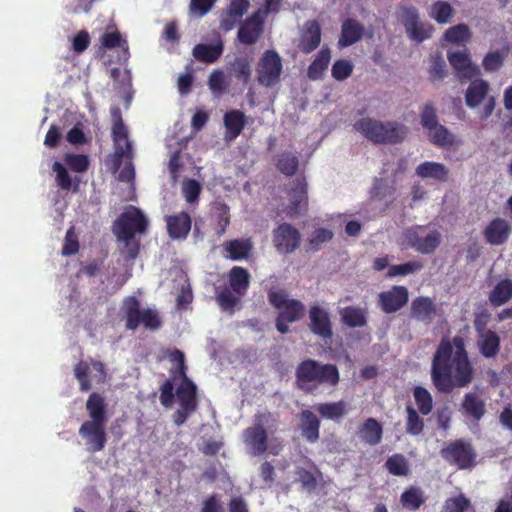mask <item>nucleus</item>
I'll list each match as a JSON object with an SVG mask.
<instances>
[{"mask_svg":"<svg viewBox=\"0 0 512 512\" xmlns=\"http://www.w3.org/2000/svg\"><path fill=\"white\" fill-rule=\"evenodd\" d=\"M431 379L437 390L443 393H451L454 388L467 387L472 383L474 368L463 336L441 339L433 355Z\"/></svg>","mask_w":512,"mask_h":512,"instance_id":"nucleus-1","label":"nucleus"},{"mask_svg":"<svg viewBox=\"0 0 512 512\" xmlns=\"http://www.w3.org/2000/svg\"><path fill=\"white\" fill-rule=\"evenodd\" d=\"M295 375L298 387L306 391L312 390L311 384L314 387L318 385L334 387L340 381V374L336 365L323 364L314 359L301 361L296 368Z\"/></svg>","mask_w":512,"mask_h":512,"instance_id":"nucleus-2","label":"nucleus"},{"mask_svg":"<svg viewBox=\"0 0 512 512\" xmlns=\"http://www.w3.org/2000/svg\"><path fill=\"white\" fill-rule=\"evenodd\" d=\"M278 426V415L268 410L254 415L253 423L242 432V440L252 456L263 455L268 449V431Z\"/></svg>","mask_w":512,"mask_h":512,"instance_id":"nucleus-3","label":"nucleus"},{"mask_svg":"<svg viewBox=\"0 0 512 512\" xmlns=\"http://www.w3.org/2000/svg\"><path fill=\"white\" fill-rule=\"evenodd\" d=\"M356 131L376 144H396L402 142L408 133V128L397 121L382 122L373 118H361L354 124Z\"/></svg>","mask_w":512,"mask_h":512,"instance_id":"nucleus-4","label":"nucleus"},{"mask_svg":"<svg viewBox=\"0 0 512 512\" xmlns=\"http://www.w3.org/2000/svg\"><path fill=\"white\" fill-rule=\"evenodd\" d=\"M226 279L227 285L218 291L216 301L223 311L233 313L248 292L251 275L246 268L233 266L228 271Z\"/></svg>","mask_w":512,"mask_h":512,"instance_id":"nucleus-5","label":"nucleus"},{"mask_svg":"<svg viewBox=\"0 0 512 512\" xmlns=\"http://www.w3.org/2000/svg\"><path fill=\"white\" fill-rule=\"evenodd\" d=\"M122 310L128 330L134 331L142 324L145 329L155 331L162 325L159 312L152 308L141 309V303L135 296L124 298Z\"/></svg>","mask_w":512,"mask_h":512,"instance_id":"nucleus-6","label":"nucleus"},{"mask_svg":"<svg viewBox=\"0 0 512 512\" xmlns=\"http://www.w3.org/2000/svg\"><path fill=\"white\" fill-rule=\"evenodd\" d=\"M148 224V219L139 208L129 206L115 220L113 233L117 240H129L136 233L144 234L148 229Z\"/></svg>","mask_w":512,"mask_h":512,"instance_id":"nucleus-7","label":"nucleus"},{"mask_svg":"<svg viewBox=\"0 0 512 512\" xmlns=\"http://www.w3.org/2000/svg\"><path fill=\"white\" fill-rule=\"evenodd\" d=\"M441 241L442 236L439 231H427L422 226L411 227L403 232V245L425 255L433 254Z\"/></svg>","mask_w":512,"mask_h":512,"instance_id":"nucleus-8","label":"nucleus"},{"mask_svg":"<svg viewBox=\"0 0 512 512\" xmlns=\"http://www.w3.org/2000/svg\"><path fill=\"white\" fill-rule=\"evenodd\" d=\"M441 457L460 470L471 469L476 465L477 453L472 444L464 439L450 442L441 449Z\"/></svg>","mask_w":512,"mask_h":512,"instance_id":"nucleus-9","label":"nucleus"},{"mask_svg":"<svg viewBox=\"0 0 512 512\" xmlns=\"http://www.w3.org/2000/svg\"><path fill=\"white\" fill-rule=\"evenodd\" d=\"M74 376L79 382L80 391L87 392L91 390L93 382L97 385L106 382L107 371L103 362L89 358L74 366Z\"/></svg>","mask_w":512,"mask_h":512,"instance_id":"nucleus-10","label":"nucleus"},{"mask_svg":"<svg viewBox=\"0 0 512 512\" xmlns=\"http://www.w3.org/2000/svg\"><path fill=\"white\" fill-rule=\"evenodd\" d=\"M258 82L266 87L275 85L282 73V60L275 50L265 51L258 62Z\"/></svg>","mask_w":512,"mask_h":512,"instance_id":"nucleus-11","label":"nucleus"},{"mask_svg":"<svg viewBox=\"0 0 512 512\" xmlns=\"http://www.w3.org/2000/svg\"><path fill=\"white\" fill-rule=\"evenodd\" d=\"M273 245L280 254H291L301 244V234L289 223H281L272 232Z\"/></svg>","mask_w":512,"mask_h":512,"instance_id":"nucleus-12","label":"nucleus"},{"mask_svg":"<svg viewBox=\"0 0 512 512\" xmlns=\"http://www.w3.org/2000/svg\"><path fill=\"white\" fill-rule=\"evenodd\" d=\"M408 300L409 291L407 287L394 285L389 290L378 294L377 304L384 313L392 314L406 306Z\"/></svg>","mask_w":512,"mask_h":512,"instance_id":"nucleus-13","label":"nucleus"},{"mask_svg":"<svg viewBox=\"0 0 512 512\" xmlns=\"http://www.w3.org/2000/svg\"><path fill=\"white\" fill-rule=\"evenodd\" d=\"M265 19L262 12H253L240 25L237 33L238 41L247 46L255 44L264 32Z\"/></svg>","mask_w":512,"mask_h":512,"instance_id":"nucleus-14","label":"nucleus"},{"mask_svg":"<svg viewBox=\"0 0 512 512\" xmlns=\"http://www.w3.org/2000/svg\"><path fill=\"white\" fill-rule=\"evenodd\" d=\"M105 424L100 422H83L79 428V435L85 439L87 450L90 453L100 452L107 442Z\"/></svg>","mask_w":512,"mask_h":512,"instance_id":"nucleus-15","label":"nucleus"},{"mask_svg":"<svg viewBox=\"0 0 512 512\" xmlns=\"http://www.w3.org/2000/svg\"><path fill=\"white\" fill-rule=\"evenodd\" d=\"M511 233L512 228L508 220L496 217L483 229L482 236L487 244L501 246L509 240Z\"/></svg>","mask_w":512,"mask_h":512,"instance_id":"nucleus-16","label":"nucleus"},{"mask_svg":"<svg viewBox=\"0 0 512 512\" xmlns=\"http://www.w3.org/2000/svg\"><path fill=\"white\" fill-rule=\"evenodd\" d=\"M309 320V328L314 335L324 340L332 338L333 329L330 314L325 308L312 305L309 309Z\"/></svg>","mask_w":512,"mask_h":512,"instance_id":"nucleus-17","label":"nucleus"},{"mask_svg":"<svg viewBox=\"0 0 512 512\" xmlns=\"http://www.w3.org/2000/svg\"><path fill=\"white\" fill-rule=\"evenodd\" d=\"M165 221L168 235L174 240H185L191 231L192 219L185 211L166 216Z\"/></svg>","mask_w":512,"mask_h":512,"instance_id":"nucleus-18","label":"nucleus"},{"mask_svg":"<svg viewBox=\"0 0 512 512\" xmlns=\"http://www.w3.org/2000/svg\"><path fill=\"white\" fill-rule=\"evenodd\" d=\"M411 317L424 324H430L436 315V304L430 297L418 296L411 303Z\"/></svg>","mask_w":512,"mask_h":512,"instance_id":"nucleus-19","label":"nucleus"},{"mask_svg":"<svg viewBox=\"0 0 512 512\" xmlns=\"http://www.w3.org/2000/svg\"><path fill=\"white\" fill-rule=\"evenodd\" d=\"M321 43V27L318 21L309 20L305 23L300 37L299 48L304 54L313 52Z\"/></svg>","mask_w":512,"mask_h":512,"instance_id":"nucleus-20","label":"nucleus"},{"mask_svg":"<svg viewBox=\"0 0 512 512\" xmlns=\"http://www.w3.org/2000/svg\"><path fill=\"white\" fill-rule=\"evenodd\" d=\"M415 172L422 179H432L439 183L449 180V169L439 162L425 161L416 167Z\"/></svg>","mask_w":512,"mask_h":512,"instance_id":"nucleus-21","label":"nucleus"},{"mask_svg":"<svg viewBox=\"0 0 512 512\" xmlns=\"http://www.w3.org/2000/svg\"><path fill=\"white\" fill-rule=\"evenodd\" d=\"M363 34L364 26L356 19L347 18L342 23L338 45L340 47L351 46L361 40Z\"/></svg>","mask_w":512,"mask_h":512,"instance_id":"nucleus-22","label":"nucleus"},{"mask_svg":"<svg viewBox=\"0 0 512 512\" xmlns=\"http://www.w3.org/2000/svg\"><path fill=\"white\" fill-rule=\"evenodd\" d=\"M253 243L251 239H233L224 242L225 257L233 261L246 260L251 256Z\"/></svg>","mask_w":512,"mask_h":512,"instance_id":"nucleus-23","label":"nucleus"},{"mask_svg":"<svg viewBox=\"0 0 512 512\" xmlns=\"http://www.w3.org/2000/svg\"><path fill=\"white\" fill-rule=\"evenodd\" d=\"M300 429L302 436L310 443H315L320 437V420L310 410H302L300 415Z\"/></svg>","mask_w":512,"mask_h":512,"instance_id":"nucleus-24","label":"nucleus"},{"mask_svg":"<svg viewBox=\"0 0 512 512\" xmlns=\"http://www.w3.org/2000/svg\"><path fill=\"white\" fill-rule=\"evenodd\" d=\"M182 382L176 389V396L181 407L197 409V387L187 376L180 377Z\"/></svg>","mask_w":512,"mask_h":512,"instance_id":"nucleus-25","label":"nucleus"},{"mask_svg":"<svg viewBox=\"0 0 512 512\" xmlns=\"http://www.w3.org/2000/svg\"><path fill=\"white\" fill-rule=\"evenodd\" d=\"M290 204L287 213L296 216L300 213L302 206L307 205V184L304 179H297L288 193Z\"/></svg>","mask_w":512,"mask_h":512,"instance_id":"nucleus-26","label":"nucleus"},{"mask_svg":"<svg viewBox=\"0 0 512 512\" xmlns=\"http://www.w3.org/2000/svg\"><path fill=\"white\" fill-rule=\"evenodd\" d=\"M250 7L249 0H231L226 9V18L221 21V28L229 31L239 22Z\"/></svg>","mask_w":512,"mask_h":512,"instance_id":"nucleus-27","label":"nucleus"},{"mask_svg":"<svg viewBox=\"0 0 512 512\" xmlns=\"http://www.w3.org/2000/svg\"><path fill=\"white\" fill-rule=\"evenodd\" d=\"M86 410L90 417V420L86 422H107L106 402L101 394L93 392L89 395L86 401Z\"/></svg>","mask_w":512,"mask_h":512,"instance_id":"nucleus-28","label":"nucleus"},{"mask_svg":"<svg viewBox=\"0 0 512 512\" xmlns=\"http://www.w3.org/2000/svg\"><path fill=\"white\" fill-rule=\"evenodd\" d=\"M461 407L464 414L475 421H479L486 412L485 401L474 392L464 395Z\"/></svg>","mask_w":512,"mask_h":512,"instance_id":"nucleus-29","label":"nucleus"},{"mask_svg":"<svg viewBox=\"0 0 512 512\" xmlns=\"http://www.w3.org/2000/svg\"><path fill=\"white\" fill-rule=\"evenodd\" d=\"M358 434L363 442L375 446L382 440L383 428L375 418H368L359 427Z\"/></svg>","mask_w":512,"mask_h":512,"instance_id":"nucleus-30","label":"nucleus"},{"mask_svg":"<svg viewBox=\"0 0 512 512\" xmlns=\"http://www.w3.org/2000/svg\"><path fill=\"white\" fill-rule=\"evenodd\" d=\"M246 116L240 110H230L224 115V125L227 130V138L235 139L243 131L246 126Z\"/></svg>","mask_w":512,"mask_h":512,"instance_id":"nucleus-31","label":"nucleus"},{"mask_svg":"<svg viewBox=\"0 0 512 512\" xmlns=\"http://www.w3.org/2000/svg\"><path fill=\"white\" fill-rule=\"evenodd\" d=\"M426 502V496L421 487L411 485L407 487L400 496V503L403 508L416 511Z\"/></svg>","mask_w":512,"mask_h":512,"instance_id":"nucleus-32","label":"nucleus"},{"mask_svg":"<svg viewBox=\"0 0 512 512\" xmlns=\"http://www.w3.org/2000/svg\"><path fill=\"white\" fill-rule=\"evenodd\" d=\"M489 91V84L487 81L477 79L472 81L465 94V101L468 107L476 108L483 100L486 99Z\"/></svg>","mask_w":512,"mask_h":512,"instance_id":"nucleus-33","label":"nucleus"},{"mask_svg":"<svg viewBox=\"0 0 512 512\" xmlns=\"http://www.w3.org/2000/svg\"><path fill=\"white\" fill-rule=\"evenodd\" d=\"M448 61L450 65L459 73L462 77H471L475 72L476 68L473 67L470 55L467 50L448 52Z\"/></svg>","mask_w":512,"mask_h":512,"instance_id":"nucleus-34","label":"nucleus"},{"mask_svg":"<svg viewBox=\"0 0 512 512\" xmlns=\"http://www.w3.org/2000/svg\"><path fill=\"white\" fill-rule=\"evenodd\" d=\"M477 345L483 357L493 358L500 351V337L495 331L488 330L487 333L479 335Z\"/></svg>","mask_w":512,"mask_h":512,"instance_id":"nucleus-35","label":"nucleus"},{"mask_svg":"<svg viewBox=\"0 0 512 512\" xmlns=\"http://www.w3.org/2000/svg\"><path fill=\"white\" fill-rule=\"evenodd\" d=\"M331 60V51L323 47L307 69V76L311 80H319L323 77Z\"/></svg>","mask_w":512,"mask_h":512,"instance_id":"nucleus-36","label":"nucleus"},{"mask_svg":"<svg viewBox=\"0 0 512 512\" xmlns=\"http://www.w3.org/2000/svg\"><path fill=\"white\" fill-rule=\"evenodd\" d=\"M223 53V43L218 41L216 44H197L193 48V56L201 62L213 63L219 59Z\"/></svg>","mask_w":512,"mask_h":512,"instance_id":"nucleus-37","label":"nucleus"},{"mask_svg":"<svg viewBox=\"0 0 512 512\" xmlns=\"http://www.w3.org/2000/svg\"><path fill=\"white\" fill-rule=\"evenodd\" d=\"M488 298L494 307L507 303L512 298V280L506 278L499 281L490 291Z\"/></svg>","mask_w":512,"mask_h":512,"instance_id":"nucleus-38","label":"nucleus"},{"mask_svg":"<svg viewBox=\"0 0 512 512\" xmlns=\"http://www.w3.org/2000/svg\"><path fill=\"white\" fill-rule=\"evenodd\" d=\"M341 321L350 328L363 327L367 324L366 311L356 306H347L340 311Z\"/></svg>","mask_w":512,"mask_h":512,"instance_id":"nucleus-39","label":"nucleus"},{"mask_svg":"<svg viewBox=\"0 0 512 512\" xmlns=\"http://www.w3.org/2000/svg\"><path fill=\"white\" fill-rule=\"evenodd\" d=\"M117 118L114 120L112 126V138L114 142V148L116 147H124L127 150H132L131 142L128 139V131L126 126L123 123L122 117L120 115V111L118 108L115 109V113Z\"/></svg>","mask_w":512,"mask_h":512,"instance_id":"nucleus-40","label":"nucleus"},{"mask_svg":"<svg viewBox=\"0 0 512 512\" xmlns=\"http://www.w3.org/2000/svg\"><path fill=\"white\" fill-rule=\"evenodd\" d=\"M324 419L339 420L346 414V403L343 400L331 403H320L315 406Z\"/></svg>","mask_w":512,"mask_h":512,"instance_id":"nucleus-41","label":"nucleus"},{"mask_svg":"<svg viewBox=\"0 0 512 512\" xmlns=\"http://www.w3.org/2000/svg\"><path fill=\"white\" fill-rule=\"evenodd\" d=\"M455 11L453 7L446 1H435L430 8L429 16L439 24L450 22L454 16Z\"/></svg>","mask_w":512,"mask_h":512,"instance_id":"nucleus-42","label":"nucleus"},{"mask_svg":"<svg viewBox=\"0 0 512 512\" xmlns=\"http://www.w3.org/2000/svg\"><path fill=\"white\" fill-rule=\"evenodd\" d=\"M276 168L286 176H293L299 166L298 157L291 152H282L277 156Z\"/></svg>","mask_w":512,"mask_h":512,"instance_id":"nucleus-43","label":"nucleus"},{"mask_svg":"<svg viewBox=\"0 0 512 512\" xmlns=\"http://www.w3.org/2000/svg\"><path fill=\"white\" fill-rule=\"evenodd\" d=\"M471 38L469 27L464 24H457L448 28L444 33V39L453 44H464Z\"/></svg>","mask_w":512,"mask_h":512,"instance_id":"nucleus-44","label":"nucleus"},{"mask_svg":"<svg viewBox=\"0 0 512 512\" xmlns=\"http://www.w3.org/2000/svg\"><path fill=\"white\" fill-rule=\"evenodd\" d=\"M430 141L439 147H452L455 144V137L448 129L439 124L432 131H429Z\"/></svg>","mask_w":512,"mask_h":512,"instance_id":"nucleus-45","label":"nucleus"},{"mask_svg":"<svg viewBox=\"0 0 512 512\" xmlns=\"http://www.w3.org/2000/svg\"><path fill=\"white\" fill-rule=\"evenodd\" d=\"M406 433L411 436H418L424 430V420L420 417L419 413L411 406H406Z\"/></svg>","mask_w":512,"mask_h":512,"instance_id":"nucleus-46","label":"nucleus"},{"mask_svg":"<svg viewBox=\"0 0 512 512\" xmlns=\"http://www.w3.org/2000/svg\"><path fill=\"white\" fill-rule=\"evenodd\" d=\"M385 467L394 476H407L410 472L407 459L399 453L390 456L386 460Z\"/></svg>","mask_w":512,"mask_h":512,"instance_id":"nucleus-47","label":"nucleus"},{"mask_svg":"<svg viewBox=\"0 0 512 512\" xmlns=\"http://www.w3.org/2000/svg\"><path fill=\"white\" fill-rule=\"evenodd\" d=\"M100 42L105 49H114L116 47L122 48L125 54L129 55V45L126 39H124L119 31L105 32Z\"/></svg>","mask_w":512,"mask_h":512,"instance_id":"nucleus-48","label":"nucleus"},{"mask_svg":"<svg viewBox=\"0 0 512 512\" xmlns=\"http://www.w3.org/2000/svg\"><path fill=\"white\" fill-rule=\"evenodd\" d=\"M413 395L419 412L424 416L430 414L433 409V399L430 392L422 386H416Z\"/></svg>","mask_w":512,"mask_h":512,"instance_id":"nucleus-49","label":"nucleus"},{"mask_svg":"<svg viewBox=\"0 0 512 512\" xmlns=\"http://www.w3.org/2000/svg\"><path fill=\"white\" fill-rule=\"evenodd\" d=\"M507 53L508 47L504 48L502 51L487 53L482 61L483 69L490 73L498 71L503 66Z\"/></svg>","mask_w":512,"mask_h":512,"instance_id":"nucleus-50","label":"nucleus"},{"mask_svg":"<svg viewBox=\"0 0 512 512\" xmlns=\"http://www.w3.org/2000/svg\"><path fill=\"white\" fill-rule=\"evenodd\" d=\"M471 506L470 500L462 493L447 498L441 512H466Z\"/></svg>","mask_w":512,"mask_h":512,"instance_id":"nucleus-51","label":"nucleus"},{"mask_svg":"<svg viewBox=\"0 0 512 512\" xmlns=\"http://www.w3.org/2000/svg\"><path fill=\"white\" fill-rule=\"evenodd\" d=\"M423 268L420 261H409L403 264L391 265L387 272V277L405 276L415 273Z\"/></svg>","mask_w":512,"mask_h":512,"instance_id":"nucleus-52","label":"nucleus"},{"mask_svg":"<svg viewBox=\"0 0 512 512\" xmlns=\"http://www.w3.org/2000/svg\"><path fill=\"white\" fill-rule=\"evenodd\" d=\"M303 313L304 305L302 302L296 299H290L279 315L285 318L286 321L295 322L302 317Z\"/></svg>","mask_w":512,"mask_h":512,"instance_id":"nucleus-53","label":"nucleus"},{"mask_svg":"<svg viewBox=\"0 0 512 512\" xmlns=\"http://www.w3.org/2000/svg\"><path fill=\"white\" fill-rule=\"evenodd\" d=\"M354 66L351 61L345 59L336 60L331 68V75L337 81H344L353 73Z\"/></svg>","mask_w":512,"mask_h":512,"instance_id":"nucleus-54","label":"nucleus"},{"mask_svg":"<svg viewBox=\"0 0 512 512\" xmlns=\"http://www.w3.org/2000/svg\"><path fill=\"white\" fill-rule=\"evenodd\" d=\"M169 360L170 362L177 365L176 368H172L170 370V373L174 380H176L178 377H185L187 376L186 370L187 366L185 364V355L184 353L179 349H174L169 353Z\"/></svg>","mask_w":512,"mask_h":512,"instance_id":"nucleus-55","label":"nucleus"},{"mask_svg":"<svg viewBox=\"0 0 512 512\" xmlns=\"http://www.w3.org/2000/svg\"><path fill=\"white\" fill-rule=\"evenodd\" d=\"M201 193V186L195 179H187L182 184V194L189 204H197Z\"/></svg>","mask_w":512,"mask_h":512,"instance_id":"nucleus-56","label":"nucleus"},{"mask_svg":"<svg viewBox=\"0 0 512 512\" xmlns=\"http://www.w3.org/2000/svg\"><path fill=\"white\" fill-rule=\"evenodd\" d=\"M406 31L411 39L417 42H422L431 37L433 27L428 23L419 21L416 23V25H412L406 29Z\"/></svg>","mask_w":512,"mask_h":512,"instance_id":"nucleus-57","label":"nucleus"},{"mask_svg":"<svg viewBox=\"0 0 512 512\" xmlns=\"http://www.w3.org/2000/svg\"><path fill=\"white\" fill-rule=\"evenodd\" d=\"M52 170L56 173L58 186L63 190H70L72 188V179L64 165L55 161L52 165Z\"/></svg>","mask_w":512,"mask_h":512,"instance_id":"nucleus-58","label":"nucleus"},{"mask_svg":"<svg viewBox=\"0 0 512 512\" xmlns=\"http://www.w3.org/2000/svg\"><path fill=\"white\" fill-rule=\"evenodd\" d=\"M65 162L71 170L82 173L89 168L88 156L83 154H66Z\"/></svg>","mask_w":512,"mask_h":512,"instance_id":"nucleus-59","label":"nucleus"},{"mask_svg":"<svg viewBox=\"0 0 512 512\" xmlns=\"http://www.w3.org/2000/svg\"><path fill=\"white\" fill-rule=\"evenodd\" d=\"M421 124L428 131H432L433 128L439 125L436 110L432 104H425L421 112Z\"/></svg>","mask_w":512,"mask_h":512,"instance_id":"nucleus-60","label":"nucleus"},{"mask_svg":"<svg viewBox=\"0 0 512 512\" xmlns=\"http://www.w3.org/2000/svg\"><path fill=\"white\" fill-rule=\"evenodd\" d=\"M217 214L216 234L221 236L225 233L227 226L230 224L229 207L225 204H219Z\"/></svg>","mask_w":512,"mask_h":512,"instance_id":"nucleus-61","label":"nucleus"},{"mask_svg":"<svg viewBox=\"0 0 512 512\" xmlns=\"http://www.w3.org/2000/svg\"><path fill=\"white\" fill-rule=\"evenodd\" d=\"M446 75V63L441 57L434 58L429 68V79L434 81L442 80Z\"/></svg>","mask_w":512,"mask_h":512,"instance_id":"nucleus-62","label":"nucleus"},{"mask_svg":"<svg viewBox=\"0 0 512 512\" xmlns=\"http://www.w3.org/2000/svg\"><path fill=\"white\" fill-rule=\"evenodd\" d=\"M160 402L164 407H170L174 402V383L170 379L160 387Z\"/></svg>","mask_w":512,"mask_h":512,"instance_id":"nucleus-63","label":"nucleus"},{"mask_svg":"<svg viewBox=\"0 0 512 512\" xmlns=\"http://www.w3.org/2000/svg\"><path fill=\"white\" fill-rule=\"evenodd\" d=\"M400 20L405 29L419 22L418 10L414 6L403 7L400 12Z\"/></svg>","mask_w":512,"mask_h":512,"instance_id":"nucleus-64","label":"nucleus"}]
</instances>
